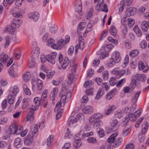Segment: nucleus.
<instances>
[{"label":"nucleus","mask_w":149,"mask_h":149,"mask_svg":"<svg viewBox=\"0 0 149 149\" xmlns=\"http://www.w3.org/2000/svg\"><path fill=\"white\" fill-rule=\"evenodd\" d=\"M118 133L115 132L112 134L107 139V141L109 143H113V146L115 148L119 146L123 141L121 137H118L115 139Z\"/></svg>","instance_id":"obj_1"},{"label":"nucleus","mask_w":149,"mask_h":149,"mask_svg":"<svg viewBox=\"0 0 149 149\" xmlns=\"http://www.w3.org/2000/svg\"><path fill=\"white\" fill-rule=\"evenodd\" d=\"M65 40L63 39H59L58 40L57 43L52 45V47L55 49H60L62 48L63 46L68 43L70 40V37L66 36L65 37Z\"/></svg>","instance_id":"obj_2"},{"label":"nucleus","mask_w":149,"mask_h":149,"mask_svg":"<svg viewBox=\"0 0 149 149\" xmlns=\"http://www.w3.org/2000/svg\"><path fill=\"white\" fill-rule=\"evenodd\" d=\"M121 56L119 52L115 51L112 54L110 60L109 65L112 66L116 63H119L121 59Z\"/></svg>","instance_id":"obj_3"},{"label":"nucleus","mask_w":149,"mask_h":149,"mask_svg":"<svg viewBox=\"0 0 149 149\" xmlns=\"http://www.w3.org/2000/svg\"><path fill=\"white\" fill-rule=\"evenodd\" d=\"M60 96L61 97V101L65 103L68 102L70 100L71 94L70 93H65L61 91L60 93Z\"/></svg>","instance_id":"obj_4"},{"label":"nucleus","mask_w":149,"mask_h":149,"mask_svg":"<svg viewBox=\"0 0 149 149\" xmlns=\"http://www.w3.org/2000/svg\"><path fill=\"white\" fill-rule=\"evenodd\" d=\"M103 116L102 113H97L92 115L89 118V121L90 123L94 122L97 120L103 117Z\"/></svg>","instance_id":"obj_5"},{"label":"nucleus","mask_w":149,"mask_h":149,"mask_svg":"<svg viewBox=\"0 0 149 149\" xmlns=\"http://www.w3.org/2000/svg\"><path fill=\"white\" fill-rule=\"evenodd\" d=\"M112 72L113 74H116V78L119 79L125 73V71L124 70H120L118 68H116L113 70Z\"/></svg>","instance_id":"obj_6"},{"label":"nucleus","mask_w":149,"mask_h":149,"mask_svg":"<svg viewBox=\"0 0 149 149\" xmlns=\"http://www.w3.org/2000/svg\"><path fill=\"white\" fill-rule=\"evenodd\" d=\"M57 53L56 52H52L51 55H47V61L52 64H54L55 62V59Z\"/></svg>","instance_id":"obj_7"},{"label":"nucleus","mask_w":149,"mask_h":149,"mask_svg":"<svg viewBox=\"0 0 149 149\" xmlns=\"http://www.w3.org/2000/svg\"><path fill=\"white\" fill-rule=\"evenodd\" d=\"M70 66L72 67L71 69L72 74H70L68 76V78L70 80H73L74 75L73 74H75L76 70L77 68V65H75V63L74 61H73L72 63H70Z\"/></svg>","instance_id":"obj_8"},{"label":"nucleus","mask_w":149,"mask_h":149,"mask_svg":"<svg viewBox=\"0 0 149 149\" xmlns=\"http://www.w3.org/2000/svg\"><path fill=\"white\" fill-rule=\"evenodd\" d=\"M22 23V21L19 19L16 18L14 19L11 24L12 26L15 28L19 27Z\"/></svg>","instance_id":"obj_9"},{"label":"nucleus","mask_w":149,"mask_h":149,"mask_svg":"<svg viewBox=\"0 0 149 149\" xmlns=\"http://www.w3.org/2000/svg\"><path fill=\"white\" fill-rule=\"evenodd\" d=\"M33 102L35 105L32 106L31 109L33 110H37L38 108V106L40 104V99L38 97H36L34 99Z\"/></svg>","instance_id":"obj_10"},{"label":"nucleus","mask_w":149,"mask_h":149,"mask_svg":"<svg viewBox=\"0 0 149 149\" xmlns=\"http://www.w3.org/2000/svg\"><path fill=\"white\" fill-rule=\"evenodd\" d=\"M28 16L30 19H33L34 21H36L38 19L39 15L38 12H34L29 13Z\"/></svg>","instance_id":"obj_11"},{"label":"nucleus","mask_w":149,"mask_h":149,"mask_svg":"<svg viewBox=\"0 0 149 149\" xmlns=\"http://www.w3.org/2000/svg\"><path fill=\"white\" fill-rule=\"evenodd\" d=\"M74 9L77 12H79L81 11L82 7L81 1H76L74 3Z\"/></svg>","instance_id":"obj_12"},{"label":"nucleus","mask_w":149,"mask_h":149,"mask_svg":"<svg viewBox=\"0 0 149 149\" xmlns=\"http://www.w3.org/2000/svg\"><path fill=\"white\" fill-rule=\"evenodd\" d=\"M138 67L140 70H142L143 72H145L148 70V66L144 63L142 61H140L138 63Z\"/></svg>","instance_id":"obj_13"},{"label":"nucleus","mask_w":149,"mask_h":149,"mask_svg":"<svg viewBox=\"0 0 149 149\" xmlns=\"http://www.w3.org/2000/svg\"><path fill=\"white\" fill-rule=\"evenodd\" d=\"M141 28L144 32L147 31L149 29V21L144 20L141 23Z\"/></svg>","instance_id":"obj_14"},{"label":"nucleus","mask_w":149,"mask_h":149,"mask_svg":"<svg viewBox=\"0 0 149 149\" xmlns=\"http://www.w3.org/2000/svg\"><path fill=\"white\" fill-rule=\"evenodd\" d=\"M110 125L111 128L114 130H117L119 127L118 120L116 119L112 120L110 123Z\"/></svg>","instance_id":"obj_15"},{"label":"nucleus","mask_w":149,"mask_h":149,"mask_svg":"<svg viewBox=\"0 0 149 149\" xmlns=\"http://www.w3.org/2000/svg\"><path fill=\"white\" fill-rule=\"evenodd\" d=\"M31 110L29 111L28 113L26 116L27 121H30V123H32L34 119L33 114L34 113V111L35 110H33L31 109Z\"/></svg>","instance_id":"obj_16"},{"label":"nucleus","mask_w":149,"mask_h":149,"mask_svg":"<svg viewBox=\"0 0 149 149\" xmlns=\"http://www.w3.org/2000/svg\"><path fill=\"white\" fill-rule=\"evenodd\" d=\"M33 134L27 135L25 140H24V143L26 145L28 146L32 143L33 141Z\"/></svg>","instance_id":"obj_17"},{"label":"nucleus","mask_w":149,"mask_h":149,"mask_svg":"<svg viewBox=\"0 0 149 149\" xmlns=\"http://www.w3.org/2000/svg\"><path fill=\"white\" fill-rule=\"evenodd\" d=\"M22 140L20 138H17L15 140L14 144L15 146L17 148H20L22 147Z\"/></svg>","instance_id":"obj_18"},{"label":"nucleus","mask_w":149,"mask_h":149,"mask_svg":"<svg viewBox=\"0 0 149 149\" xmlns=\"http://www.w3.org/2000/svg\"><path fill=\"white\" fill-rule=\"evenodd\" d=\"M135 77L138 81L144 82L146 79V77L144 74H137L135 75Z\"/></svg>","instance_id":"obj_19"},{"label":"nucleus","mask_w":149,"mask_h":149,"mask_svg":"<svg viewBox=\"0 0 149 149\" xmlns=\"http://www.w3.org/2000/svg\"><path fill=\"white\" fill-rule=\"evenodd\" d=\"M83 111L85 113L91 114L93 112V108L91 106H87L84 108Z\"/></svg>","instance_id":"obj_20"},{"label":"nucleus","mask_w":149,"mask_h":149,"mask_svg":"<svg viewBox=\"0 0 149 149\" xmlns=\"http://www.w3.org/2000/svg\"><path fill=\"white\" fill-rule=\"evenodd\" d=\"M117 92L116 88H114L112 90L109 91L107 94L106 98L107 100H110L113 97V94H114Z\"/></svg>","instance_id":"obj_21"},{"label":"nucleus","mask_w":149,"mask_h":149,"mask_svg":"<svg viewBox=\"0 0 149 149\" xmlns=\"http://www.w3.org/2000/svg\"><path fill=\"white\" fill-rule=\"evenodd\" d=\"M131 130V126L130 125H127L125 127L123 132V136H126L130 132Z\"/></svg>","instance_id":"obj_22"},{"label":"nucleus","mask_w":149,"mask_h":149,"mask_svg":"<svg viewBox=\"0 0 149 149\" xmlns=\"http://www.w3.org/2000/svg\"><path fill=\"white\" fill-rule=\"evenodd\" d=\"M40 127V124L38 123L36 125H34L31 128V131L33 135H35V134H38L36 133L38 132V130Z\"/></svg>","instance_id":"obj_23"},{"label":"nucleus","mask_w":149,"mask_h":149,"mask_svg":"<svg viewBox=\"0 0 149 149\" xmlns=\"http://www.w3.org/2000/svg\"><path fill=\"white\" fill-rule=\"evenodd\" d=\"M77 121V119L73 116L70 117L68 121V123L69 126H72Z\"/></svg>","instance_id":"obj_24"},{"label":"nucleus","mask_w":149,"mask_h":149,"mask_svg":"<svg viewBox=\"0 0 149 149\" xmlns=\"http://www.w3.org/2000/svg\"><path fill=\"white\" fill-rule=\"evenodd\" d=\"M78 40L80 48L82 50L83 49L84 45V38L82 36L80 35L79 37Z\"/></svg>","instance_id":"obj_25"},{"label":"nucleus","mask_w":149,"mask_h":149,"mask_svg":"<svg viewBox=\"0 0 149 149\" xmlns=\"http://www.w3.org/2000/svg\"><path fill=\"white\" fill-rule=\"evenodd\" d=\"M86 24L84 22H80L79 24V28L77 29V34H81V31L83 30L85 27Z\"/></svg>","instance_id":"obj_26"},{"label":"nucleus","mask_w":149,"mask_h":149,"mask_svg":"<svg viewBox=\"0 0 149 149\" xmlns=\"http://www.w3.org/2000/svg\"><path fill=\"white\" fill-rule=\"evenodd\" d=\"M134 8H128L125 12L126 15L127 17H130L131 16H133L134 14Z\"/></svg>","instance_id":"obj_27"},{"label":"nucleus","mask_w":149,"mask_h":149,"mask_svg":"<svg viewBox=\"0 0 149 149\" xmlns=\"http://www.w3.org/2000/svg\"><path fill=\"white\" fill-rule=\"evenodd\" d=\"M31 77V74L29 72H25L22 76L24 80L26 82H27L30 79Z\"/></svg>","instance_id":"obj_28"},{"label":"nucleus","mask_w":149,"mask_h":149,"mask_svg":"<svg viewBox=\"0 0 149 149\" xmlns=\"http://www.w3.org/2000/svg\"><path fill=\"white\" fill-rule=\"evenodd\" d=\"M69 62V60L68 57H65L62 65V68L63 69H65L68 66Z\"/></svg>","instance_id":"obj_29"},{"label":"nucleus","mask_w":149,"mask_h":149,"mask_svg":"<svg viewBox=\"0 0 149 149\" xmlns=\"http://www.w3.org/2000/svg\"><path fill=\"white\" fill-rule=\"evenodd\" d=\"M14 57L15 59H19L21 57V52L19 49H17L14 52Z\"/></svg>","instance_id":"obj_30"},{"label":"nucleus","mask_w":149,"mask_h":149,"mask_svg":"<svg viewBox=\"0 0 149 149\" xmlns=\"http://www.w3.org/2000/svg\"><path fill=\"white\" fill-rule=\"evenodd\" d=\"M82 144V142L81 140L77 139L75 140L73 142L74 147L75 149L79 148Z\"/></svg>","instance_id":"obj_31"},{"label":"nucleus","mask_w":149,"mask_h":149,"mask_svg":"<svg viewBox=\"0 0 149 149\" xmlns=\"http://www.w3.org/2000/svg\"><path fill=\"white\" fill-rule=\"evenodd\" d=\"M109 32L111 35L114 36L117 35V30L114 26H111L109 30Z\"/></svg>","instance_id":"obj_32"},{"label":"nucleus","mask_w":149,"mask_h":149,"mask_svg":"<svg viewBox=\"0 0 149 149\" xmlns=\"http://www.w3.org/2000/svg\"><path fill=\"white\" fill-rule=\"evenodd\" d=\"M133 29L138 36L141 37V36L142 31L137 26H135L133 28Z\"/></svg>","instance_id":"obj_33"},{"label":"nucleus","mask_w":149,"mask_h":149,"mask_svg":"<svg viewBox=\"0 0 149 149\" xmlns=\"http://www.w3.org/2000/svg\"><path fill=\"white\" fill-rule=\"evenodd\" d=\"M104 91L103 89L102 88H100L97 93V95L95 97V99L98 100L102 97L104 94Z\"/></svg>","instance_id":"obj_34"},{"label":"nucleus","mask_w":149,"mask_h":149,"mask_svg":"<svg viewBox=\"0 0 149 149\" xmlns=\"http://www.w3.org/2000/svg\"><path fill=\"white\" fill-rule=\"evenodd\" d=\"M10 134H11L16 133L17 129V125L15 124H12L10 126Z\"/></svg>","instance_id":"obj_35"},{"label":"nucleus","mask_w":149,"mask_h":149,"mask_svg":"<svg viewBox=\"0 0 149 149\" xmlns=\"http://www.w3.org/2000/svg\"><path fill=\"white\" fill-rule=\"evenodd\" d=\"M8 57L7 55L2 53L1 54V58L0 59V61L3 63H5L8 59Z\"/></svg>","instance_id":"obj_36"},{"label":"nucleus","mask_w":149,"mask_h":149,"mask_svg":"<svg viewBox=\"0 0 149 149\" xmlns=\"http://www.w3.org/2000/svg\"><path fill=\"white\" fill-rule=\"evenodd\" d=\"M54 137V135L52 134L49 136L47 139V146H50L52 144Z\"/></svg>","instance_id":"obj_37"},{"label":"nucleus","mask_w":149,"mask_h":149,"mask_svg":"<svg viewBox=\"0 0 149 149\" xmlns=\"http://www.w3.org/2000/svg\"><path fill=\"white\" fill-rule=\"evenodd\" d=\"M5 31L9 34H13L15 32V29L11 25L10 26L8 27Z\"/></svg>","instance_id":"obj_38"},{"label":"nucleus","mask_w":149,"mask_h":149,"mask_svg":"<svg viewBox=\"0 0 149 149\" xmlns=\"http://www.w3.org/2000/svg\"><path fill=\"white\" fill-rule=\"evenodd\" d=\"M139 52L138 50L137 49L133 50L130 53L129 55L131 57H134L137 56Z\"/></svg>","instance_id":"obj_39"},{"label":"nucleus","mask_w":149,"mask_h":149,"mask_svg":"<svg viewBox=\"0 0 149 149\" xmlns=\"http://www.w3.org/2000/svg\"><path fill=\"white\" fill-rule=\"evenodd\" d=\"M8 102L10 104H13L14 102V98L12 94L9 95L8 97Z\"/></svg>","instance_id":"obj_40"},{"label":"nucleus","mask_w":149,"mask_h":149,"mask_svg":"<svg viewBox=\"0 0 149 149\" xmlns=\"http://www.w3.org/2000/svg\"><path fill=\"white\" fill-rule=\"evenodd\" d=\"M141 92V91H139L137 92L136 93L135 95L132 98V100L134 103H135L136 102Z\"/></svg>","instance_id":"obj_41"},{"label":"nucleus","mask_w":149,"mask_h":149,"mask_svg":"<svg viewBox=\"0 0 149 149\" xmlns=\"http://www.w3.org/2000/svg\"><path fill=\"white\" fill-rule=\"evenodd\" d=\"M8 73L10 76L12 78H14L17 76V75L15 74L14 70L13 67H11L8 71Z\"/></svg>","instance_id":"obj_42"},{"label":"nucleus","mask_w":149,"mask_h":149,"mask_svg":"<svg viewBox=\"0 0 149 149\" xmlns=\"http://www.w3.org/2000/svg\"><path fill=\"white\" fill-rule=\"evenodd\" d=\"M126 81V79L125 78H123L119 81L116 84L117 87L120 88L123 86Z\"/></svg>","instance_id":"obj_43"},{"label":"nucleus","mask_w":149,"mask_h":149,"mask_svg":"<svg viewBox=\"0 0 149 149\" xmlns=\"http://www.w3.org/2000/svg\"><path fill=\"white\" fill-rule=\"evenodd\" d=\"M6 43L4 45V46L5 48H7L9 45L10 41L11 40V38L10 36H7L6 38Z\"/></svg>","instance_id":"obj_44"},{"label":"nucleus","mask_w":149,"mask_h":149,"mask_svg":"<svg viewBox=\"0 0 149 149\" xmlns=\"http://www.w3.org/2000/svg\"><path fill=\"white\" fill-rule=\"evenodd\" d=\"M126 116L129 119V120H131V121H135L136 120L135 115L133 113H131Z\"/></svg>","instance_id":"obj_45"},{"label":"nucleus","mask_w":149,"mask_h":149,"mask_svg":"<svg viewBox=\"0 0 149 149\" xmlns=\"http://www.w3.org/2000/svg\"><path fill=\"white\" fill-rule=\"evenodd\" d=\"M37 83L38 90L41 91L43 86L42 81L40 79H38L37 80Z\"/></svg>","instance_id":"obj_46"},{"label":"nucleus","mask_w":149,"mask_h":149,"mask_svg":"<svg viewBox=\"0 0 149 149\" xmlns=\"http://www.w3.org/2000/svg\"><path fill=\"white\" fill-rule=\"evenodd\" d=\"M103 0H99L98 3L97 4L95 7L96 10L97 11L99 10L100 8L102 7V6L103 4Z\"/></svg>","instance_id":"obj_47"},{"label":"nucleus","mask_w":149,"mask_h":149,"mask_svg":"<svg viewBox=\"0 0 149 149\" xmlns=\"http://www.w3.org/2000/svg\"><path fill=\"white\" fill-rule=\"evenodd\" d=\"M131 84L132 85V86H133L134 88L135 86H136L137 87L139 88L140 86V83H137L136 80L135 79H133L132 80Z\"/></svg>","instance_id":"obj_48"},{"label":"nucleus","mask_w":149,"mask_h":149,"mask_svg":"<svg viewBox=\"0 0 149 149\" xmlns=\"http://www.w3.org/2000/svg\"><path fill=\"white\" fill-rule=\"evenodd\" d=\"M134 89L133 86L130 87L128 86L125 87L123 88V91L125 93H127L130 92V91H132Z\"/></svg>","instance_id":"obj_49"},{"label":"nucleus","mask_w":149,"mask_h":149,"mask_svg":"<svg viewBox=\"0 0 149 149\" xmlns=\"http://www.w3.org/2000/svg\"><path fill=\"white\" fill-rule=\"evenodd\" d=\"M116 109V107L114 105L111 106L110 108L107 111L106 114L109 115L113 112L114 110Z\"/></svg>","instance_id":"obj_50"},{"label":"nucleus","mask_w":149,"mask_h":149,"mask_svg":"<svg viewBox=\"0 0 149 149\" xmlns=\"http://www.w3.org/2000/svg\"><path fill=\"white\" fill-rule=\"evenodd\" d=\"M128 22V26L130 28L132 27L135 24V21L134 19L132 18H129L127 19Z\"/></svg>","instance_id":"obj_51"},{"label":"nucleus","mask_w":149,"mask_h":149,"mask_svg":"<svg viewBox=\"0 0 149 149\" xmlns=\"http://www.w3.org/2000/svg\"><path fill=\"white\" fill-rule=\"evenodd\" d=\"M125 4V0H122L120 3V5H121L120 7L119 10L120 12H122L124 8V7Z\"/></svg>","instance_id":"obj_52"},{"label":"nucleus","mask_w":149,"mask_h":149,"mask_svg":"<svg viewBox=\"0 0 149 149\" xmlns=\"http://www.w3.org/2000/svg\"><path fill=\"white\" fill-rule=\"evenodd\" d=\"M55 74V72L54 71H48L47 72V78L48 79H51Z\"/></svg>","instance_id":"obj_53"},{"label":"nucleus","mask_w":149,"mask_h":149,"mask_svg":"<svg viewBox=\"0 0 149 149\" xmlns=\"http://www.w3.org/2000/svg\"><path fill=\"white\" fill-rule=\"evenodd\" d=\"M19 91L18 88L17 86H15L13 87V89L11 91V93L15 96L18 93Z\"/></svg>","instance_id":"obj_54"},{"label":"nucleus","mask_w":149,"mask_h":149,"mask_svg":"<svg viewBox=\"0 0 149 149\" xmlns=\"http://www.w3.org/2000/svg\"><path fill=\"white\" fill-rule=\"evenodd\" d=\"M19 12L17 13H13L12 15L13 16L16 17H22V15L21 13H23L24 12V11H22V12L21 11H19Z\"/></svg>","instance_id":"obj_55"},{"label":"nucleus","mask_w":149,"mask_h":149,"mask_svg":"<svg viewBox=\"0 0 149 149\" xmlns=\"http://www.w3.org/2000/svg\"><path fill=\"white\" fill-rule=\"evenodd\" d=\"M108 31L107 30H105L103 31L100 38V40H102V39L106 37L108 33Z\"/></svg>","instance_id":"obj_56"},{"label":"nucleus","mask_w":149,"mask_h":149,"mask_svg":"<svg viewBox=\"0 0 149 149\" xmlns=\"http://www.w3.org/2000/svg\"><path fill=\"white\" fill-rule=\"evenodd\" d=\"M61 107V101H58L57 102L55 108L54 109V111L55 112L57 111H58L59 110L60 108Z\"/></svg>","instance_id":"obj_57"},{"label":"nucleus","mask_w":149,"mask_h":149,"mask_svg":"<svg viewBox=\"0 0 149 149\" xmlns=\"http://www.w3.org/2000/svg\"><path fill=\"white\" fill-rule=\"evenodd\" d=\"M103 79L104 80H107L109 77V74L107 71H104L102 73Z\"/></svg>","instance_id":"obj_58"},{"label":"nucleus","mask_w":149,"mask_h":149,"mask_svg":"<svg viewBox=\"0 0 149 149\" xmlns=\"http://www.w3.org/2000/svg\"><path fill=\"white\" fill-rule=\"evenodd\" d=\"M36 62L34 59H32L29 62V68H33L34 67Z\"/></svg>","instance_id":"obj_59"},{"label":"nucleus","mask_w":149,"mask_h":149,"mask_svg":"<svg viewBox=\"0 0 149 149\" xmlns=\"http://www.w3.org/2000/svg\"><path fill=\"white\" fill-rule=\"evenodd\" d=\"M77 117L79 119L84 121L85 120V116L84 114L82 113H79L77 114Z\"/></svg>","instance_id":"obj_60"},{"label":"nucleus","mask_w":149,"mask_h":149,"mask_svg":"<svg viewBox=\"0 0 149 149\" xmlns=\"http://www.w3.org/2000/svg\"><path fill=\"white\" fill-rule=\"evenodd\" d=\"M7 101L6 99H4L3 101L1 104V107L3 109H5L7 107Z\"/></svg>","instance_id":"obj_61"},{"label":"nucleus","mask_w":149,"mask_h":149,"mask_svg":"<svg viewBox=\"0 0 149 149\" xmlns=\"http://www.w3.org/2000/svg\"><path fill=\"white\" fill-rule=\"evenodd\" d=\"M140 46L142 49H144L147 47V43L145 41L143 40L140 43Z\"/></svg>","instance_id":"obj_62"},{"label":"nucleus","mask_w":149,"mask_h":149,"mask_svg":"<svg viewBox=\"0 0 149 149\" xmlns=\"http://www.w3.org/2000/svg\"><path fill=\"white\" fill-rule=\"evenodd\" d=\"M92 24L90 22L88 24L86 27V32H89L92 29Z\"/></svg>","instance_id":"obj_63"},{"label":"nucleus","mask_w":149,"mask_h":149,"mask_svg":"<svg viewBox=\"0 0 149 149\" xmlns=\"http://www.w3.org/2000/svg\"><path fill=\"white\" fill-rule=\"evenodd\" d=\"M128 118L127 117V116H126L122 120V125L123 126H125V125L127 124L129 120V119H128Z\"/></svg>","instance_id":"obj_64"}]
</instances>
